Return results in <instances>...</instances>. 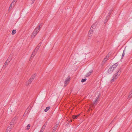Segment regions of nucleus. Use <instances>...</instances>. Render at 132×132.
Listing matches in <instances>:
<instances>
[{
  "label": "nucleus",
  "instance_id": "16",
  "mask_svg": "<svg viewBox=\"0 0 132 132\" xmlns=\"http://www.w3.org/2000/svg\"><path fill=\"white\" fill-rule=\"evenodd\" d=\"M112 11V10H110V11H109V13L108 15V16L106 17V19H107V18H108L110 16V15H111Z\"/></svg>",
  "mask_w": 132,
  "mask_h": 132
},
{
  "label": "nucleus",
  "instance_id": "29",
  "mask_svg": "<svg viewBox=\"0 0 132 132\" xmlns=\"http://www.w3.org/2000/svg\"><path fill=\"white\" fill-rule=\"evenodd\" d=\"M130 95H129V96H128V98L129 97L130 98L132 96V91L131 92H130Z\"/></svg>",
  "mask_w": 132,
  "mask_h": 132
},
{
  "label": "nucleus",
  "instance_id": "1",
  "mask_svg": "<svg viewBox=\"0 0 132 132\" xmlns=\"http://www.w3.org/2000/svg\"><path fill=\"white\" fill-rule=\"evenodd\" d=\"M121 71V68H120L118 69V71L114 74L113 76V78L112 79V82L114 81V79H116L118 77L117 76H119L120 73Z\"/></svg>",
  "mask_w": 132,
  "mask_h": 132
},
{
  "label": "nucleus",
  "instance_id": "27",
  "mask_svg": "<svg viewBox=\"0 0 132 132\" xmlns=\"http://www.w3.org/2000/svg\"><path fill=\"white\" fill-rule=\"evenodd\" d=\"M86 80H87V79L86 78L83 79L81 80V82H84L86 81Z\"/></svg>",
  "mask_w": 132,
  "mask_h": 132
},
{
  "label": "nucleus",
  "instance_id": "40",
  "mask_svg": "<svg viewBox=\"0 0 132 132\" xmlns=\"http://www.w3.org/2000/svg\"><path fill=\"white\" fill-rule=\"evenodd\" d=\"M124 56V55H122V59L123 57Z\"/></svg>",
  "mask_w": 132,
  "mask_h": 132
},
{
  "label": "nucleus",
  "instance_id": "25",
  "mask_svg": "<svg viewBox=\"0 0 132 132\" xmlns=\"http://www.w3.org/2000/svg\"><path fill=\"white\" fill-rule=\"evenodd\" d=\"M36 76V75L35 74H34L33 75H32L31 78V79H32V80H33L34 78H35V77Z\"/></svg>",
  "mask_w": 132,
  "mask_h": 132
},
{
  "label": "nucleus",
  "instance_id": "9",
  "mask_svg": "<svg viewBox=\"0 0 132 132\" xmlns=\"http://www.w3.org/2000/svg\"><path fill=\"white\" fill-rule=\"evenodd\" d=\"M30 108H28L25 111L23 115H25V114H27L30 111Z\"/></svg>",
  "mask_w": 132,
  "mask_h": 132
},
{
  "label": "nucleus",
  "instance_id": "30",
  "mask_svg": "<svg viewBox=\"0 0 132 132\" xmlns=\"http://www.w3.org/2000/svg\"><path fill=\"white\" fill-rule=\"evenodd\" d=\"M109 18V17L108 18H107V19L106 18V19L105 20V21L104 22V23H106L108 21V19Z\"/></svg>",
  "mask_w": 132,
  "mask_h": 132
},
{
  "label": "nucleus",
  "instance_id": "39",
  "mask_svg": "<svg viewBox=\"0 0 132 132\" xmlns=\"http://www.w3.org/2000/svg\"><path fill=\"white\" fill-rule=\"evenodd\" d=\"M6 132H10V131H8V130H6Z\"/></svg>",
  "mask_w": 132,
  "mask_h": 132
},
{
  "label": "nucleus",
  "instance_id": "7",
  "mask_svg": "<svg viewBox=\"0 0 132 132\" xmlns=\"http://www.w3.org/2000/svg\"><path fill=\"white\" fill-rule=\"evenodd\" d=\"M96 23H95L92 25L90 29H92V30H93L95 29L96 28Z\"/></svg>",
  "mask_w": 132,
  "mask_h": 132
},
{
  "label": "nucleus",
  "instance_id": "34",
  "mask_svg": "<svg viewBox=\"0 0 132 132\" xmlns=\"http://www.w3.org/2000/svg\"><path fill=\"white\" fill-rule=\"evenodd\" d=\"M44 128H42L41 129L40 131H41V132H43V131H44Z\"/></svg>",
  "mask_w": 132,
  "mask_h": 132
},
{
  "label": "nucleus",
  "instance_id": "12",
  "mask_svg": "<svg viewBox=\"0 0 132 132\" xmlns=\"http://www.w3.org/2000/svg\"><path fill=\"white\" fill-rule=\"evenodd\" d=\"M14 5V3H13V2H12L11 5H10V6L9 8V9L8 10V11H9V10L10 9H11L12 8H13Z\"/></svg>",
  "mask_w": 132,
  "mask_h": 132
},
{
  "label": "nucleus",
  "instance_id": "20",
  "mask_svg": "<svg viewBox=\"0 0 132 132\" xmlns=\"http://www.w3.org/2000/svg\"><path fill=\"white\" fill-rule=\"evenodd\" d=\"M42 26V25L41 24H40L36 28H37V30H38L40 29V28Z\"/></svg>",
  "mask_w": 132,
  "mask_h": 132
},
{
  "label": "nucleus",
  "instance_id": "10",
  "mask_svg": "<svg viewBox=\"0 0 132 132\" xmlns=\"http://www.w3.org/2000/svg\"><path fill=\"white\" fill-rule=\"evenodd\" d=\"M118 64V63H116L111 67L113 69H114L117 66Z\"/></svg>",
  "mask_w": 132,
  "mask_h": 132
},
{
  "label": "nucleus",
  "instance_id": "32",
  "mask_svg": "<svg viewBox=\"0 0 132 132\" xmlns=\"http://www.w3.org/2000/svg\"><path fill=\"white\" fill-rule=\"evenodd\" d=\"M107 60L106 59V58H104V60H103V62H105Z\"/></svg>",
  "mask_w": 132,
  "mask_h": 132
},
{
  "label": "nucleus",
  "instance_id": "5",
  "mask_svg": "<svg viewBox=\"0 0 132 132\" xmlns=\"http://www.w3.org/2000/svg\"><path fill=\"white\" fill-rule=\"evenodd\" d=\"M12 56H13L11 54L10 55V56H9V57L6 60V61L8 63L10 62L12 59Z\"/></svg>",
  "mask_w": 132,
  "mask_h": 132
},
{
  "label": "nucleus",
  "instance_id": "21",
  "mask_svg": "<svg viewBox=\"0 0 132 132\" xmlns=\"http://www.w3.org/2000/svg\"><path fill=\"white\" fill-rule=\"evenodd\" d=\"M15 121H14V120H12L10 123V126L12 125H13L14 122Z\"/></svg>",
  "mask_w": 132,
  "mask_h": 132
},
{
  "label": "nucleus",
  "instance_id": "8",
  "mask_svg": "<svg viewBox=\"0 0 132 132\" xmlns=\"http://www.w3.org/2000/svg\"><path fill=\"white\" fill-rule=\"evenodd\" d=\"M33 80H32V79H31V78H30L29 79V80L28 83L26 84V85L27 86H28L29 85V84H30L32 82V81Z\"/></svg>",
  "mask_w": 132,
  "mask_h": 132
},
{
  "label": "nucleus",
  "instance_id": "3",
  "mask_svg": "<svg viewBox=\"0 0 132 132\" xmlns=\"http://www.w3.org/2000/svg\"><path fill=\"white\" fill-rule=\"evenodd\" d=\"M37 28H36L34 31L31 36V37H34L37 34V33L39 31L37 30Z\"/></svg>",
  "mask_w": 132,
  "mask_h": 132
},
{
  "label": "nucleus",
  "instance_id": "36",
  "mask_svg": "<svg viewBox=\"0 0 132 132\" xmlns=\"http://www.w3.org/2000/svg\"><path fill=\"white\" fill-rule=\"evenodd\" d=\"M16 119V117H14L13 120H14L15 121V120Z\"/></svg>",
  "mask_w": 132,
  "mask_h": 132
},
{
  "label": "nucleus",
  "instance_id": "15",
  "mask_svg": "<svg viewBox=\"0 0 132 132\" xmlns=\"http://www.w3.org/2000/svg\"><path fill=\"white\" fill-rule=\"evenodd\" d=\"M92 72V70H91L86 75V77H88V76H89L91 74Z\"/></svg>",
  "mask_w": 132,
  "mask_h": 132
},
{
  "label": "nucleus",
  "instance_id": "6",
  "mask_svg": "<svg viewBox=\"0 0 132 132\" xmlns=\"http://www.w3.org/2000/svg\"><path fill=\"white\" fill-rule=\"evenodd\" d=\"M114 69H113L111 67H110L108 69L107 74H110L113 71Z\"/></svg>",
  "mask_w": 132,
  "mask_h": 132
},
{
  "label": "nucleus",
  "instance_id": "13",
  "mask_svg": "<svg viewBox=\"0 0 132 132\" xmlns=\"http://www.w3.org/2000/svg\"><path fill=\"white\" fill-rule=\"evenodd\" d=\"M94 30H92V29H90V30L88 32V35L89 37H90L91 35V34L92 33V32Z\"/></svg>",
  "mask_w": 132,
  "mask_h": 132
},
{
  "label": "nucleus",
  "instance_id": "17",
  "mask_svg": "<svg viewBox=\"0 0 132 132\" xmlns=\"http://www.w3.org/2000/svg\"><path fill=\"white\" fill-rule=\"evenodd\" d=\"M8 63H9L6 61L3 66V68H5L6 67V66L8 65Z\"/></svg>",
  "mask_w": 132,
  "mask_h": 132
},
{
  "label": "nucleus",
  "instance_id": "37",
  "mask_svg": "<svg viewBox=\"0 0 132 132\" xmlns=\"http://www.w3.org/2000/svg\"><path fill=\"white\" fill-rule=\"evenodd\" d=\"M34 1L35 0H33L31 4H32L34 3Z\"/></svg>",
  "mask_w": 132,
  "mask_h": 132
},
{
  "label": "nucleus",
  "instance_id": "33",
  "mask_svg": "<svg viewBox=\"0 0 132 132\" xmlns=\"http://www.w3.org/2000/svg\"><path fill=\"white\" fill-rule=\"evenodd\" d=\"M125 51H126V50L125 49L123 51V53H122V55H124H124L125 54V53L124 52H125Z\"/></svg>",
  "mask_w": 132,
  "mask_h": 132
},
{
  "label": "nucleus",
  "instance_id": "18",
  "mask_svg": "<svg viewBox=\"0 0 132 132\" xmlns=\"http://www.w3.org/2000/svg\"><path fill=\"white\" fill-rule=\"evenodd\" d=\"M79 114L77 115H73L72 116V118L73 119H77V118L79 116Z\"/></svg>",
  "mask_w": 132,
  "mask_h": 132
},
{
  "label": "nucleus",
  "instance_id": "14",
  "mask_svg": "<svg viewBox=\"0 0 132 132\" xmlns=\"http://www.w3.org/2000/svg\"><path fill=\"white\" fill-rule=\"evenodd\" d=\"M36 54V52H35L34 51H33L32 54H31V57L30 58V60L31 59V57H34V56Z\"/></svg>",
  "mask_w": 132,
  "mask_h": 132
},
{
  "label": "nucleus",
  "instance_id": "22",
  "mask_svg": "<svg viewBox=\"0 0 132 132\" xmlns=\"http://www.w3.org/2000/svg\"><path fill=\"white\" fill-rule=\"evenodd\" d=\"M11 127H10V126H9L7 128V129H6L7 130H8V131H10L11 130Z\"/></svg>",
  "mask_w": 132,
  "mask_h": 132
},
{
  "label": "nucleus",
  "instance_id": "26",
  "mask_svg": "<svg viewBox=\"0 0 132 132\" xmlns=\"http://www.w3.org/2000/svg\"><path fill=\"white\" fill-rule=\"evenodd\" d=\"M16 32V30H15L14 29L12 30V34L13 35H14L15 34Z\"/></svg>",
  "mask_w": 132,
  "mask_h": 132
},
{
  "label": "nucleus",
  "instance_id": "41",
  "mask_svg": "<svg viewBox=\"0 0 132 132\" xmlns=\"http://www.w3.org/2000/svg\"><path fill=\"white\" fill-rule=\"evenodd\" d=\"M9 126H10V127H12V125H11V126H10V125H9Z\"/></svg>",
  "mask_w": 132,
  "mask_h": 132
},
{
  "label": "nucleus",
  "instance_id": "35",
  "mask_svg": "<svg viewBox=\"0 0 132 132\" xmlns=\"http://www.w3.org/2000/svg\"><path fill=\"white\" fill-rule=\"evenodd\" d=\"M17 0H13V1L12 2H13V3L14 2H17Z\"/></svg>",
  "mask_w": 132,
  "mask_h": 132
},
{
  "label": "nucleus",
  "instance_id": "38",
  "mask_svg": "<svg viewBox=\"0 0 132 132\" xmlns=\"http://www.w3.org/2000/svg\"><path fill=\"white\" fill-rule=\"evenodd\" d=\"M109 57V56H106L105 57V58H106V59L107 60L108 59V58Z\"/></svg>",
  "mask_w": 132,
  "mask_h": 132
},
{
  "label": "nucleus",
  "instance_id": "28",
  "mask_svg": "<svg viewBox=\"0 0 132 132\" xmlns=\"http://www.w3.org/2000/svg\"><path fill=\"white\" fill-rule=\"evenodd\" d=\"M30 124L28 125L27 127V130H29L30 129Z\"/></svg>",
  "mask_w": 132,
  "mask_h": 132
},
{
  "label": "nucleus",
  "instance_id": "31",
  "mask_svg": "<svg viewBox=\"0 0 132 132\" xmlns=\"http://www.w3.org/2000/svg\"><path fill=\"white\" fill-rule=\"evenodd\" d=\"M42 44L41 43H40L37 46L39 48L40 47L41 45Z\"/></svg>",
  "mask_w": 132,
  "mask_h": 132
},
{
  "label": "nucleus",
  "instance_id": "19",
  "mask_svg": "<svg viewBox=\"0 0 132 132\" xmlns=\"http://www.w3.org/2000/svg\"><path fill=\"white\" fill-rule=\"evenodd\" d=\"M50 106H48L46 108V109H45L44 111L45 112H47L50 109Z\"/></svg>",
  "mask_w": 132,
  "mask_h": 132
},
{
  "label": "nucleus",
  "instance_id": "11",
  "mask_svg": "<svg viewBox=\"0 0 132 132\" xmlns=\"http://www.w3.org/2000/svg\"><path fill=\"white\" fill-rule=\"evenodd\" d=\"M59 125L58 124H56L55 126L53 128V131L52 132H53L54 131H56V129L57 128V127H58V126Z\"/></svg>",
  "mask_w": 132,
  "mask_h": 132
},
{
  "label": "nucleus",
  "instance_id": "24",
  "mask_svg": "<svg viewBox=\"0 0 132 132\" xmlns=\"http://www.w3.org/2000/svg\"><path fill=\"white\" fill-rule=\"evenodd\" d=\"M39 48L38 47H36L35 48V50L33 51H35V52H36V53H37V51L39 50Z\"/></svg>",
  "mask_w": 132,
  "mask_h": 132
},
{
  "label": "nucleus",
  "instance_id": "23",
  "mask_svg": "<svg viewBox=\"0 0 132 132\" xmlns=\"http://www.w3.org/2000/svg\"><path fill=\"white\" fill-rule=\"evenodd\" d=\"M47 124V123L46 122L44 124L43 126H42V128H44V129H45L46 126Z\"/></svg>",
  "mask_w": 132,
  "mask_h": 132
},
{
  "label": "nucleus",
  "instance_id": "2",
  "mask_svg": "<svg viewBox=\"0 0 132 132\" xmlns=\"http://www.w3.org/2000/svg\"><path fill=\"white\" fill-rule=\"evenodd\" d=\"M100 95V94H99L98 96L96 98V99L93 102V104L92 105V107L94 108L95 106L97 104L98 102L99 101Z\"/></svg>",
  "mask_w": 132,
  "mask_h": 132
},
{
  "label": "nucleus",
  "instance_id": "4",
  "mask_svg": "<svg viewBox=\"0 0 132 132\" xmlns=\"http://www.w3.org/2000/svg\"><path fill=\"white\" fill-rule=\"evenodd\" d=\"M70 78L69 76H68L67 78L66 79L65 81L64 82L65 85H64V87H65L66 86V84H67L68 82L70 81Z\"/></svg>",
  "mask_w": 132,
  "mask_h": 132
}]
</instances>
